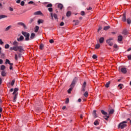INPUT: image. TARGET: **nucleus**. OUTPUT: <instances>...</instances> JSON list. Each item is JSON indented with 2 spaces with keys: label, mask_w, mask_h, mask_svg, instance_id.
I'll return each mask as SVG.
<instances>
[{
  "label": "nucleus",
  "mask_w": 131,
  "mask_h": 131,
  "mask_svg": "<svg viewBox=\"0 0 131 131\" xmlns=\"http://www.w3.org/2000/svg\"><path fill=\"white\" fill-rule=\"evenodd\" d=\"M19 43L15 40L12 43V46L13 47L10 48V51H15V52H17L19 51V52L23 51V47L22 46H18Z\"/></svg>",
  "instance_id": "nucleus-1"
},
{
  "label": "nucleus",
  "mask_w": 131,
  "mask_h": 131,
  "mask_svg": "<svg viewBox=\"0 0 131 131\" xmlns=\"http://www.w3.org/2000/svg\"><path fill=\"white\" fill-rule=\"evenodd\" d=\"M127 123V121H124L120 123L118 125L119 128H121V129H122L124 128L126 126V123Z\"/></svg>",
  "instance_id": "nucleus-2"
},
{
  "label": "nucleus",
  "mask_w": 131,
  "mask_h": 131,
  "mask_svg": "<svg viewBox=\"0 0 131 131\" xmlns=\"http://www.w3.org/2000/svg\"><path fill=\"white\" fill-rule=\"evenodd\" d=\"M22 34L25 36V40L28 41V40H30V38H29V37L30 36V34H29V33L26 32H22Z\"/></svg>",
  "instance_id": "nucleus-3"
},
{
  "label": "nucleus",
  "mask_w": 131,
  "mask_h": 131,
  "mask_svg": "<svg viewBox=\"0 0 131 131\" xmlns=\"http://www.w3.org/2000/svg\"><path fill=\"white\" fill-rule=\"evenodd\" d=\"M75 82H76V81H75V79H74L71 84V88L68 90V94H71V91H72V90L73 89V88H74V85H75Z\"/></svg>",
  "instance_id": "nucleus-4"
},
{
  "label": "nucleus",
  "mask_w": 131,
  "mask_h": 131,
  "mask_svg": "<svg viewBox=\"0 0 131 131\" xmlns=\"http://www.w3.org/2000/svg\"><path fill=\"white\" fill-rule=\"evenodd\" d=\"M101 112L102 114H103V115H105L106 118H104V119H105V120H107L109 118V117H110V116L108 115L107 112H105L104 110H101Z\"/></svg>",
  "instance_id": "nucleus-5"
},
{
  "label": "nucleus",
  "mask_w": 131,
  "mask_h": 131,
  "mask_svg": "<svg viewBox=\"0 0 131 131\" xmlns=\"http://www.w3.org/2000/svg\"><path fill=\"white\" fill-rule=\"evenodd\" d=\"M113 40V38H111L106 40L107 43H108L109 46H110V47H112L113 46V43L111 42V40Z\"/></svg>",
  "instance_id": "nucleus-6"
},
{
  "label": "nucleus",
  "mask_w": 131,
  "mask_h": 131,
  "mask_svg": "<svg viewBox=\"0 0 131 131\" xmlns=\"http://www.w3.org/2000/svg\"><path fill=\"white\" fill-rule=\"evenodd\" d=\"M50 15L52 19H53V17L54 18V19H55V20H57L58 19V15H57V14H55V13L53 14V13H51Z\"/></svg>",
  "instance_id": "nucleus-7"
},
{
  "label": "nucleus",
  "mask_w": 131,
  "mask_h": 131,
  "mask_svg": "<svg viewBox=\"0 0 131 131\" xmlns=\"http://www.w3.org/2000/svg\"><path fill=\"white\" fill-rule=\"evenodd\" d=\"M121 71L122 73H123L124 74H125L126 72H127V71L126 70V68H122L121 69Z\"/></svg>",
  "instance_id": "nucleus-8"
},
{
  "label": "nucleus",
  "mask_w": 131,
  "mask_h": 131,
  "mask_svg": "<svg viewBox=\"0 0 131 131\" xmlns=\"http://www.w3.org/2000/svg\"><path fill=\"white\" fill-rule=\"evenodd\" d=\"M5 64H9L10 66H13V63H11L10 60L8 59H6Z\"/></svg>",
  "instance_id": "nucleus-9"
},
{
  "label": "nucleus",
  "mask_w": 131,
  "mask_h": 131,
  "mask_svg": "<svg viewBox=\"0 0 131 131\" xmlns=\"http://www.w3.org/2000/svg\"><path fill=\"white\" fill-rule=\"evenodd\" d=\"M24 40V37L23 36H20L19 38L17 39V41H23Z\"/></svg>",
  "instance_id": "nucleus-10"
},
{
  "label": "nucleus",
  "mask_w": 131,
  "mask_h": 131,
  "mask_svg": "<svg viewBox=\"0 0 131 131\" xmlns=\"http://www.w3.org/2000/svg\"><path fill=\"white\" fill-rule=\"evenodd\" d=\"M18 91H19V89L18 88H15L13 93V95H18V93H17Z\"/></svg>",
  "instance_id": "nucleus-11"
},
{
  "label": "nucleus",
  "mask_w": 131,
  "mask_h": 131,
  "mask_svg": "<svg viewBox=\"0 0 131 131\" xmlns=\"http://www.w3.org/2000/svg\"><path fill=\"white\" fill-rule=\"evenodd\" d=\"M34 37H35V34L34 33H32L30 36V39H33V38H34Z\"/></svg>",
  "instance_id": "nucleus-12"
},
{
  "label": "nucleus",
  "mask_w": 131,
  "mask_h": 131,
  "mask_svg": "<svg viewBox=\"0 0 131 131\" xmlns=\"http://www.w3.org/2000/svg\"><path fill=\"white\" fill-rule=\"evenodd\" d=\"M85 85H86V82H84L83 85H82V91H83V92H84V91H85Z\"/></svg>",
  "instance_id": "nucleus-13"
},
{
  "label": "nucleus",
  "mask_w": 131,
  "mask_h": 131,
  "mask_svg": "<svg viewBox=\"0 0 131 131\" xmlns=\"http://www.w3.org/2000/svg\"><path fill=\"white\" fill-rule=\"evenodd\" d=\"M122 21L123 22H125V21H126V17L125 15V13H123V18H122Z\"/></svg>",
  "instance_id": "nucleus-14"
},
{
  "label": "nucleus",
  "mask_w": 131,
  "mask_h": 131,
  "mask_svg": "<svg viewBox=\"0 0 131 131\" xmlns=\"http://www.w3.org/2000/svg\"><path fill=\"white\" fill-rule=\"evenodd\" d=\"M97 111L94 110L93 111V115L94 116V117H95V118H97V117H98V116H97Z\"/></svg>",
  "instance_id": "nucleus-15"
},
{
  "label": "nucleus",
  "mask_w": 131,
  "mask_h": 131,
  "mask_svg": "<svg viewBox=\"0 0 131 131\" xmlns=\"http://www.w3.org/2000/svg\"><path fill=\"white\" fill-rule=\"evenodd\" d=\"M122 38H123L122 36L119 35L118 36V41H122Z\"/></svg>",
  "instance_id": "nucleus-16"
},
{
  "label": "nucleus",
  "mask_w": 131,
  "mask_h": 131,
  "mask_svg": "<svg viewBox=\"0 0 131 131\" xmlns=\"http://www.w3.org/2000/svg\"><path fill=\"white\" fill-rule=\"evenodd\" d=\"M42 14L40 11H36L34 13V15H41Z\"/></svg>",
  "instance_id": "nucleus-17"
},
{
  "label": "nucleus",
  "mask_w": 131,
  "mask_h": 131,
  "mask_svg": "<svg viewBox=\"0 0 131 131\" xmlns=\"http://www.w3.org/2000/svg\"><path fill=\"white\" fill-rule=\"evenodd\" d=\"M17 96H18V95L14 94V96L13 99V102H16V101L17 100Z\"/></svg>",
  "instance_id": "nucleus-18"
},
{
  "label": "nucleus",
  "mask_w": 131,
  "mask_h": 131,
  "mask_svg": "<svg viewBox=\"0 0 131 131\" xmlns=\"http://www.w3.org/2000/svg\"><path fill=\"white\" fill-rule=\"evenodd\" d=\"M18 25H21V26H23L24 28H26V26H25V24H24V23L20 22L18 23Z\"/></svg>",
  "instance_id": "nucleus-19"
},
{
  "label": "nucleus",
  "mask_w": 131,
  "mask_h": 131,
  "mask_svg": "<svg viewBox=\"0 0 131 131\" xmlns=\"http://www.w3.org/2000/svg\"><path fill=\"white\" fill-rule=\"evenodd\" d=\"M39 29V27L36 26L35 27V31H34V32H36V33L38 32Z\"/></svg>",
  "instance_id": "nucleus-20"
},
{
  "label": "nucleus",
  "mask_w": 131,
  "mask_h": 131,
  "mask_svg": "<svg viewBox=\"0 0 131 131\" xmlns=\"http://www.w3.org/2000/svg\"><path fill=\"white\" fill-rule=\"evenodd\" d=\"M99 42L100 43H103L104 42V37H101L99 39Z\"/></svg>",
  "instance_id": "nucleus-21"
},
{
  "label": "nucleus",
  "mask_w": 131,
  "mask_h": 131,
  "mask_svg": "<svg viewBox=\"0 0 131 131\" xmlns=\"http://www.w3.org/2000/svg\"><path fill=\"white\" fill-rule=\"evenodd\" d=\"M8 16L5 15H0V20L1 19H4L5 18H7Z\"/></svg>",
  "instance_id": "nucleus-22"
},
{
  "label": "nucleus",
  "mask_w": 131,
  "mask_h": 131,
  "mask_svg": "<svg viewBox=\"0 0 131 131\" xmlns=\"http://www.w3.org/2000/svg\"><path fill=\"white\" fill-rule=\"evenodd\" d=\"M58 8L60 10H62V9H63V5H62L61 4H58Z\"/></svg>",
  "instance_id": "nucleus-23"
},
{
  "label": "nucleus",
  "mask_w": 131,
  "mask_h": 131,
  "mask_svg": "<svg viewBox=\"0 0 131 131\" xmlns=\"http://www.w3.org/2000/svg\"><path fill=\"white\" fill-rule=\"evenodd\" d=\"M67 17H70V16H71V11H68L67 13Z\"/></svg>",
  "instance_id": "nucleus-24"
},
{
  "label": "nucleus",
  "mask_w": 131,
  "mask_h": 131,
  "mask_svg": "<svg viewBox=\"0 0 131 131\" xmlns=\"http://www.w3.org/2000/svg\"><path fill=\"white\" fill-rule=\"evenodd\" d=\"M37 23H38V25L40 24L41 23H43V19H38Z\"/></svg>",
  "instance_id": "nucleus-25"
},
{
  "label": "nucleus",
  "mask_w": 131,
  "mask_h": 131,
  "mask_svg": "<svg viewBox=\"0 0 131 131\" xmlns=\"http://www.w3.org/2000/svg\"><path fill=\"white\" fill-rule=\"evenodd\" d=\"M5 69L6 67L5 66V65H2L1 66V70H5Z\"/></svg>",
  "instance_id": "nucleus-26"
},
{
  "label": "nucleus",
  "mask_w": 131,
  "mask_h": 131,
  "mask_svg": "<svg viewBox=\"0 0 131 131\" xmlns=\"http://www.w3.org/2000/svg\"><path fill=\"white\" fill-rule=\"evenodd\" d=\"M109 114H113L114 113V110L112 109L109 111Z\"/></svg>",
  "instance_id": "nucleus-27"
},
{
  "label": "nucleus",
  "mask_w": 131,
  "mask_h": 131,
  "mask_svg": "<svg viewBox=\"0 0 131 131\" xmlns=\"http://www.w3.org/2000/svg\"><path fill=\"white\" fill-rule=\"evenodd\" d=\"M1 75L2 76H6V75H7V74L6 73V72H5L4 71L2 72L1 73Z\"/></svg>",
  "instance_id": "nucleus-28"
},
{
  "label": "nucleus",
  "mask_w": 131,
  "mask_h": 131,
  "mask_svg": "<svg viewBox=\"0 0 131 131\" xmlns=\"http://www.w3.org/2000/svg\"><path fill=\"white\" fill-rule=\"evenodd\" d=\"M109 85H110V81L107 82L105 84V88H109Z\"/></svg>",
  "instance_id": "nucleus-29"
},
{
  "label": "nucleus",
  "mask_w": 131,
  "mask_h": 131,
  "mask_svg": "<svg viewBox=\"0 0 131 131\" xmlns=\"http://www.w3.org/2000/svg\"><path fill=\"white\" fill-rule=\"evenodd\" d=\"M94 125H99V122H98V120H96L94 122Z\"/></svg>",
  "instance_id": "nucleus-30"
},
{
  "label": "nucleus",
  "mask_w": 131,
  "mask_h": 131,
  "mask_svg": "<svg viewBox=\"0 0 131 131\" xmlns=\"http://www.w3.org/2000/svg\"><path fill=\"white\" fill-rule=\"evenodd\" d=\"M109 28H110V26H108L104 27L103 29L104 30H108Z\"/></svg>",
  "instance_id": "nucleus-31"
},
{
  "label": "nucleus",
  "mask_w": 131,
  "mask_h": 131,
  "mask_svg": "<svg viewBox=\"0 0 131 131\" xmlns=\"http://www.w3.org/2000/svg\"><path fill=\"white\" fill-rule=\"evenodd\" d=\"M101 46L100 45V44H97L96 46H95V49H96L97 50L98 49H99L100 48Z\"/></svg>",
  "instance_id": "nucleus-32"
},
{
  "label": "nucleus",
  "mask_w": 131,
  "mask_h": 131,
  "mask_svg": "<svg viewBox=\"0 0 131 131\" xmlns=\"http://www.w3.org/2000/svg\"><path fill=\"white\" fill-rule=\"evenodd\" d=\"M84 96L85 97V98H88V96H89V93H88V92H85L84 93Z\"/></svg>",
  "instance_id": "nucleus-33"
},
{
  "label": "nucleus",
  "mask_w": 131,
  "mask_h": 131,
  "mask_svg": "<svg viewBox=\"0 0 131 131\" xmlns=\"http://www.w3.org/2000/svg\"><path fill=\"white\" fill-rule=\"evenodd\" d=\"M127 22L128 24H130L131 23V19L130 18L127 19Z\"/></svg>",
  "instance_id": "nucleus-34"
},
{
  "label": "nucleus",
  "mask_w": 131,
  "mask_h": 131,
  "mask_svg": "<svg viewBox=\"0 0 131 131\" xmlns=\"http://www.w3.org/2000/svg\"><path fill=\"white\" fill-rule=\"evenodd\" d=\"M10 48V45L9 44H6L5 46V49H9Z\"/></svg>",
  "instance_id": "nucleus-35"
},
{
  "label": "nucleus",
  "mask_w": 131,
  "mask_h": 131,
  "mask_svg": "<svg viewBox=\"0 0 131 131\" xmlns=\"http://www.w3.org/2000/svg\"><path fill=\"white\" fill-rule=\"evenodd\" d=\"M11 26H9L8 27H7L6 29H5V31H8V30H9L10 29V28H11Z\"/></svg>",
  "instance_id": "nucleus-36"
},
{
  "label": "nucleus",
  "mask_w": 131,
  "mask_h": 131,
  "mask_svg": "<svg viewBox=\"0 0 131 131\" xmlns=\"http://www.w3.org/2000/svg\"><path fill=\"white\" fill-rule=\"evenodd\" d=\"M127 33V32H126V30H124L122 32V34H124L125 35Z\"/></svg>",
  "instance_id": "nucleus-37"
},
{
  "label": "nucleus",
  "mask_w": 131,
  "mask_h": 131,
  "mask_svg": "<svg viewBox=\"0 0 131 131\" xmlns=\"http://www.w3.org/2000/svg\"><path fill=\"white\" fill-rule=\"evenodd\" d=\"M123 85H122V84H119V85H118V86L119 87V88H120V90H122V86H123Z\"/></svg>",
  "instance_id": "nucleus-38"
},
{
  "label": "nucleus",
  "mask_w": 131,
  "mask_h": 131,
  "mask_svg": "<svg viewBox=\"0 0 131 131\" xmlns=\"http://www.w3.org/2000/svg\"><path fill=\"white\" fill-rule=\"evenodd\" d=\"M92 58H93V59H97V58H98V56H97L96 55L94 54L93 55Z\"/></svg>",
  "instance_id": "nucleus-39"
},
{
  "label": "nucleus",
  "mask_w": 131,
  "mask_h": 131,
  "mask_svg": "<svg viewBox=\"0 0 131 131\" xmlns=\"http://www.w3.org/2000/svg\"><path fill=\"white\" fill-rule=\"evenodd\" d=\"M39 49L40 50H42V49H43V45L41 44L39 46Z\"/></svg>",
  "instance_id": "nucleus-40"
},
{
  "label": "nucleus",
  "mask_w": 131,
  "mask_h": 131,
  "mask_svg": "<svg viewBox=\"0 0 131 131\" xmlns=\"http://www.w3.org/2000/svg\"><path fill=\"white\" fill-rule=\"evenodd\" d=\"M15 83V80H13L11 81V85H12V86H13V85H14V84Z\"/></svg>",
  "instance_id": "nucleus-41"
},
{
  "label": "nucleus",
  "mask_w": 131,
  "mask_h": 131,
  "mask_svg": "<svg viewBox=\"0 0 131 131\" xmlns=\"http://www.w3.org/2000/svg\"><path fill=\"white\" fill-rule=\"evenodd\" d=\"M51 7H53V5L52 4H49L48 5H47V8H50Z\"/></svg>",
  "instance_id": "nucleus-42"
},
{
  "label": "nucleus",
  "mask_w": 131,
  "mask_h": 131,
  "mask_svg": "<svg viewBox=\"0 0 131 131\" xmlns=\"http://www.w3.org/2000/svg\"><path fill=\"white\" fill-rule=\"evenodd\" d=\"M48 11L49 12H53V8L50 7V8H48Z\"/></svg>",
  "instance_id": "nucleus-43"
},
{
  "label": "nucleus",
  "mask_w": 131,
  "mask_h": 131,
  "mask_svg": "<svg viewBox=\"0 0 131 131\" xmlns=\"http://www.w3.org/2000/svg\"><path fill=\"white\" fill-rule=\"evenodd\" d=\"M75 25H78L79 23V20H76V21H75Z\"/></svg>",
  "instance_id": "nucleus-44"
},
{
  "label": "nucleus",
  "mask_w": 131,
  "mask_h": 131,
  "mask_svg": "<svg viewBox=\"0 0 131 131\" xmlns=\"http://www.w3.org/2000/svg\"><path fill=\"white\" fill-rule=\"evenodd\" d=\"M15 59L16 60V61L18 60V55L17 54L15 55Z\"/></svg>",
  "instance_id": "nucleus-45"
},
{
  "label": "nucleus",
  "mask_w": 131,
  "mask_h": 131,
  "mask_svg": "<svg viewBox=\"0 0 131 131\" xmlns=\"http://www.w3.org/2000/svg\"><path fill=\"white\" fill-rule=\"evenodd\" d=\"M25 4V2H24V1H22V2L20 3L21 6H24Z\"/></svg>",
  "instance_id": "nucleus-46"
},
{
  "label": "nucleus",
  "mask_w": 131,
  "mask_h": 131,
  "mask_svg": "<svg viewBox=\"0 0 131 131\" xmlns=\"http://www.w3.org/2000/svg\"><path fill=\"white\" fill-rule=\"evenodd\" d=\"M81 15L82 16H84V15H85V12H84V11H81Z\"/></svg>",
  "instance_id": "nucleus-47"
},
{
  "label": "nucleus",
  "mask_w": 131,
  "mask_h": 131,
  "mask_svg": "<svg viewBox=\"0 0 131 131\" xmlns=\"http://www.w3.org/2000/svg\"><path fill=\"white\" fill-rule=\"evenodd\" d=\"M69 103V99L67 98L66 100V103L68 104Z\"/></svg>",
  "instance_id": "nucleus-48"
},
{
  "label": "nucleus",
  "mask_w": 131,
  "mask_h": 131,
  "mask_svg": "<svg viewBox=\"0 0 131 131\" xmlns=\"http://www.w3.org/2000/svg\"><path fill=\"white\" fill-rule=\"evenodd\" d=\"M49 42H50V43H54V40H53V39H50V40H49Z\"/></svg>",
  "instance_id": "nucleus-49"
},
{
  "label": "nucleus",
  "mask_w": 131,
  "mask_h": 131,
  "mask_svg": "<svg viewBox=\"0 0 131 131\" xmlns=\"http://www.w3.org/2000/svg\"><path fill=\"white\" fill-rule=\"evenodd\" d=\"M114 48L115 49H117V48H118V46H117V45L115 44V45H114Z\"/></svg>",
  "instance_id": "nucleus-50"
},
{
  "label": "nucleus",
  "mask_w": 131,
  "mask_h": 131,
  "mask_svg": "<svg viewBox=\"0 0 131 131\" xmlns=\"http://www.w3.org/2000/svg\"><path fill=\"white\" fill-rule=\"evenodd\" d=\"M0 45H4V42L2 40V39H0Z\"/></svg>",
  "instance_id": "nucleus-51"
},
{
  "label": "nucleus",
  "mask_w": 131,
  "mask_h": 131,
  "mask_svg": "<svg viewBox=\"0 0 131 131\" xmlns=\"http://www.w3.org/2000/svg\"><path fill=\"white\" fill-rule=\"evenodd\" d=\"M127 58H128V60H131V55H128Z\"/></svg>",
  "instance_id": "nucleus-52"
},
{
  "label": "nucleus",
  "mask_w": 131,
  "mask_h": 131,
  "mask_svg": "<svg viewBox=\"0 0 131 131\" xmlns=\"http://www.w3.org/2000/svg\"><path fill=\"white\" fill-rule=\"evenodd\" d=\"M60 26H64V22L60 23Z\"/></svg>",
  "instance_id": "nucleus-53"
},
{
  "label": "nucleus",
  "mask_w": 131,
  "mask_h": 131,
  "mask_svg": "<svg viewBox=\"0 0 131 131\" xmlns=\"http://www.w3.org/2000/svg\"><path fill=\"white\" fill-rule=\"evenodd\" d=\"M34 4L33 1H30L29 2H28L29 5H31V4Z\"/></svg>",
  "instance_id": "nucleus-54"
},
{
  "label": "nucleus",
  "mask_w": 131,
  "mask_h": 131,
  "mask_svg": "<svg viewBox=\"0 0 131 131\" xmlns=\"http://www.w3.org/2000/svg\"><path fill=\"white\" fill-rule=\"evenodd\" d=\"M3 82V79H2V78L0 77V85L1 84H2Z\"/></svg>",
  "instance_id": "nucleus-55"
},
{
  "label": "nucleus",
  "mask_w": 131,
  "mask_h": 131,
  "mask_svg": "<svg viewBox=\"0 0 131 131\" xmlns=\"http://www.w3.org/2000/svg\"><path fill=\"white\" fill-rule=\"evenodd\" d=\"M9 10L11 11V12H13V11H14V9H13L12 8L10 7V8H9Z\"/></svg>",
  "instance_id": "nucleus-56"
},
{
  "label": "nucleus",
  "mask_w": 131,
  "mask_h": 131,
  "mask_svg": "<svg viewBox=\"0 0 131 131\" xmlns=\"http://www.w3.org/2000/svg\"><path fill=\"white\" fill-rule=\"evenodd\" d=\"M102 29V27H99V28L98 29V32L100 31Z\"/></svg>",
  "instance_id": "nucleus-57"
},
{
  "label": "nucleus",
  "mask_w": 131,
  "mask_h": 131,
  "mask_svg": "<svg viewBox=\"0 0 131 131\" xmlns=\"http://www.w3.org/2000/svg\"><path fill=\"white\" fill-rule=\"evenodd\" d=\"M2 112H3V108L1 107L0 105V113H2Z\"/></svg>",
  "instance_id": "nucleus-58"
},
{
  "label": "nucleus",
  "mask_w": 131,
  "mask_h": 131,
  "mask_svg": "<svg viewBox=\"0 0 131 131\" xmlns=\"http://www.w3.org/2000/svg\"><path fill=\"white\" fill-rule=\"evenodd\" d=\"M3 60L2 59H0V64H3Z\"/></svg>",
  "instance_id": "nucleus-59"
},
{
  "label": "nucleus",
  "mask_w": 131,
  "mask_h": 131,
  "mask_svg": "<svg viewBox=\"0 0 131 131\" xmlns=\"http://www.w3.org/2000/svg\"><path fill=\"white\" fill-rule=\"evenodd\" d=\"M20 0H17V1H16L17 4H20Z\"/></svg>",
  "instance_id": "nucleus-60"
},
{
  "label": "nucleus",
  "mask_w": 131,
  "mask_h": 131,
  "mask_svg": "<svg viewBox=\"0 0 131 131\" xmlns=\"http://www.w3.org/2000/svg\"><path fill=\"white\" fill-rule=\"evenodd\" d=\"M78 102H79V103H80V102H81V99L79 98L78 100Z\"/></svg>",
  "instance_id": "nucleus-61"
},
{
  "label": "nucleus",
  "mask_w": 131,
  "mask_h": 131,
  "mask_svg": "<svg viewBox=\"0 0 131 131\" xmlns=\"http://www.w3.org/2000/svg\"><path fill=\"white\" fill-rule=\"evenodd\" d=\"M88 11L90 10H92V7H89V8H87Z\"/></svg>",
  "instance_id": "nucleus-62"
},
{
  "label": "nucleus",
  "mask_w": 131,
  "mask_h": 131,
  "mask_svg": "<svg viewBox=\"0 0 131 131\" xmlns=\"http://www.w3.org/2000/svg\"><path fill=\"white\" fill-rule=\"evenodd\" d=\"M14 91V89L13 88L10 89V92H13Z\"/></svg>",
  "instance_id": "nucleus-63"
},
{
  "label": "nucleus",
  "mask_w": 131,
  "mask_h": 131,
  "mask_svg": "<svg viewBox=\"0 0 131 131\" xmlns=\"http://www.w3.org/2000/svg\"><path fill=\"white\" fill-rule=\"evenodd\" d=\"M127 52H129V51H131V48H129L127 49Z\"/></svg>",
  "instance_id": "nucleus-64"
}]
</instances>
